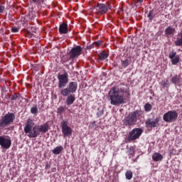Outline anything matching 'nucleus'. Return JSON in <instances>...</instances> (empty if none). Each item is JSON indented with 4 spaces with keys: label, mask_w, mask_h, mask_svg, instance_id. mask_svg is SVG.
<instances>
[{
    "label": "nucleus",
    "mask_w": 182,
    "mask_h": 182,
    "mask_svg": "<svg viewBox=\"0 0 182 182\" xmlns=\"http://www.w3.org/2000/svg\"><path fill=\"white\" fill-rule=\"evenodd\" d=\"M19 29L16 27H13L11 28V32H13V33H16V32H18Z\"/></svg>",
    "instance_id": "nucleus-36"
},
{
    "label": "nucleus",
    "mask_w": 182,
    "mask_h": 182,
    "mask_svg": "<svg viewBox=\"0 0 182 182\" xmlns=\"http://www.w3.org/2000/svg\"><path fill=\"white\" fill-rule=\"evenodd\" d=\"M102 43H103V41H98L94 43L93 45H94L95 46H100V45H102Z\"/></svg>",
    "instance_id": "nucleus-35"
},
{
    "label": "nucleus",
    "mask_w": 182,
    "mask_h": 182,
    "mask_svg": "<svg viewBox=\"0 0 182 182\" xmlns=\"http://www.w3.org/2000/svg\"><path fill=\"white\" fill-rule=\"evenodd\" d=\"M175 31H176V28H173L171 27H168L165 30V33H166V35H173V33H174Z\"/></svg>",
    "instance_id": "nucleus-23"
},
{
    "label": "nucleus",
    "mask_w": 182,
    "mask_h": 182,
    "mask_svg": "<svg viewBox=\"0 0 182 182\" xmlns=\"http://www.w3.org/2000/svg\"><path fill=\"white\" fill-rule=\"evenodd\" d=\"M171 82L176 85V83H180V75H174L171 77Z\"/></svg>",
    "instance_id": "nucleus-22"
},
{
    "label": "nucleus",
    "mask_w": 182,
    "mask_h": 182,
    "mask_svg": "<svg viewBox=\"0 0 182 182\" xmlns=\"http://www.w3.org/2000/svg\"><path fill=\"white\" fill-rule=\"evenodd\" d=\"M36 15L33 8L29 9L28 14L25 16L26 21H35Z\"/></svg>",
    "instance_id": "nucleus-13"
},
{
    "label": "nucleus",
    "mask_w": 182,
    "mask_h": 182,
    "mask_svg": "<svg viewBox=\"0 0 182 182\" xmlns=\"http://www.w3.org/2000/svg\"><path fill=\"white\" fill-rule=\"evenodd\" d=\"M161 85L163 86V87H168V86H170V82L168 80H163Z\"/></svg>",
    "instance_id": "nucleus-26"
},
{
    "label": "nucleus",
    "mask_w": 182,
    "mask_h": 182,
    "mask_svg": "<svg viewBox=\"0 0 182 182\" xmlns=\"http://www.w3.org/2000/svg\"><path fill=\"white\" fill-rule=\"evenodd\" d=\"M144 109L146 112H150V110H151V105L150 104H146Z\"/></svg>",
    "instance_id": "nucleus-32"
},
{
    "label": "nucleus",
    "mask_w": 182,
    "mask_h": 182,
    "mask_svg": "<svg viewBox=\"0 0 182 182\" xmlns=\"http://www.w3.org/2000/svg\"><path fill=\"white\" fill-rule=\"evenodd\" d=\"M60 33L66 34L69 32L68 30V24L63 23L59 27Z\"/></svg>",
    "instance_id": "nucleus-17"
},
{
    "label": "nucleus",
    "mask_w": 182,
    "mask_h": 182,
    "mask_svg": "<svg viewBox=\"0 0 182 182\" xmlns=\"http://www.w3.org/2000/svg\"><path fill=\"white\" fill-rule=\"evenodd\" d=\"M31 113H32V114H38V107L36 105L31 107Z\"/></svg>",
    "instance_id": "nucleus-28"
},
{
    "label": "nucleus",
    "mask_w": 182,
    "mask_h": 182,
    "mask_svg": "<svg viewBox=\"0 0 182 182\" xmlns=\"http://www.w3.org/2000/svg\"><path fill=\"white\" fill-rule=\"evenodd\" d=\"M65 107L61 106L59 107L57 109V113H58V114H61V113H63V112H65Z\"/></svg>",
    "instance_id": "nucleus-30"
},
{
    "label": "nucleus",
    "mask_w": 182,
    "mask_h": 182,
    "mask_svg": "<svg viewBox=\"0 0 182 182\" xmlns=\"http://www.w3.org/2000/svg\"><path fill=\"white\" fill-rule=\"evenodd\" d=\"M139 116H140V112L135 111L132 112L128 115V117L124 118V124H126V126H133V124H136V122H137V117H139Z\"/></svg>",
    "instance_id": "nucleus-3"
},
{
    "label": "nucleus",
    "mask_w": 182,
    "mask_h": 182,
    "mask_svg": "<svg viewBox=\"0 0 182 182\" xmlns=\"http://www.w3.org/2000/svg\"><path fill=\"white\" fill-rule=\"evenodd\" d=\"M177 117H178V113L176 111H168L164 114L163 120L166 123H173L177 120Z\"/></svg>",
    "instance_id": "nucleus-6"
},
{
    "label": "nucleus",
    "mask_w": 182,
    "mask_h": 182,
    "mask_svg": "<svg viewBox=\"0 0 182 182\" xmlns=\"http://www.w3.org/2000/svg\"><path fill=\"white\" fill-rule=\"evenodd\" d=\"M5 12V7L0 4V14H4Z\"/></svg>",
    "instance_id": "nucleus-37"
},
{
    "label": "nucleus",
    "mask_w": 182,
    "mask_h": 182,
    "mask_svg": "<svg viewBox=\"0 0 182 182\" xmlns=\"http://www.w3.org/2000/svg\"><path fill=\"white\" fill-rule=\"evenodd\" d=\"M70 93L72 92L70 91L68 87L66 88L61 90V95H63L64 97L69 96Z\"/></svg>",
    "instance_id": "nucleus-21"
},
{
    "label": "nucleus",
    "mask_w": 182,
    "mask_h": 182,
    "mask_svg": "<svg viewBox=\"0 0 182 182\" xmlns=\"http://www.w3.org/2000/svg\"><path fill=\"white\" fill-rule=\"evenodd\" d=\"M141 133H143V129L141 128H135L129 132L127 139L129 141H133L134 140H137L140 136H141Z\"/></svg>",
    "instance_id": "nucleus-7"
},
{
    "label": "nucleus",
    "mask_w": 182,
    "mask_h": 182,
    "mask_svg": "<svg viewBox=\"0 0 182 182\" xmlns=\"http://www.w3.org/2000/svg\"><path fill=\"white\" fill-rule=\"evenodd\" d=\"M152 160H154V161H161V160H163V155L160 153H154L152 155Z\"/></svg>",
    "instance_id": "nucleus-18"
},
{
    "label": "nucleus",
    "mask_w": 182,
    "mask_h": 182,
    "mask_svg": "<svg viewBox=\"0 0 182 182\" xmlns=\"http://www.w3.org/2000/svg\"><path fill=\"white\" fill-rule=\"evenodd\" d=\"M75 95H69L66 100V103L68 105H73V102H75Z\"/></svg>",
    "instance_id": "nucleus-20"
},
{
    "label": "nucleus",
    "mask_w": 182,
    "mask_h": 182,
    "mask_svg": "<svg viewBox=\"0 0 182 182\" xmlns=\"http://www.w3.org/2000/svg\"><path fill=\"white\" fill-rule=\"evenodd\" d=\"M67 87L70 90L71 93H76V90H77V82H70Z\"/></svg>",
    "instance_id": "nucleus-15"
},
{
    "label": "nucleus",
    "mask_w": 182,
    "mask_h": 182,
    "mask_svg": "<svg viewBox=\"0 0 182 182\" xmlns=\"http://www.w3.org/2000/svg\"><path fill=\"white\" fill-rule=\"evenodd\" d=\"M24 132L26 133V134H28V137L31 138H35L41 134L38 126H35L33 127V121H32V119L27 120L26 127H24Z\"/></svg>",
    "instance_id": "nucleus-2"
},
{
    "label": "nucleus",
    "mask_w": 182,
    "mask_h": 182,
    "mask_svg": "<svg viewBox=\"0 0 182 182\" xmlns=\"http://www.w3.org/2000/svg\"><path fill=\"white\" fill-rule=\"evenodd\" d=\"M108 96L112 106H120L124 103V90L113 87L109 90Z\"/></svg>",
    "instance_id": "nucleus-1"
},
{
    "label": "nucleus",
    "mask_w": 182,
    "mask_h": 182,
    "mask_svg": "<svg viewBox=\"0 0 182 182\" xmlns=\"http://www.w3.org/2000/svg\"><path fill=\"white\" fill-rule=\"evenodd\" d=\"M1 33H4V29L0 30Z\"/></svg>",
    "instance_id": "nucleus-43"
},
{
    "label": "nucleus",
    "mask_w": 182,
    "mask_h": 182,
    "mask_svg": "<svg viewBox=\"0 0 182 182\" xmlns=\"http://www.w3.org/2000/svg\"><path fill=\"white\" fill-rule=\"evenodd\" d=\"M121 64L122 66H124V68H127V66L129 65V60H122Z\"/></svg>",
    "instance_id": "nucleus-31"
},
{
    "label": "nucleus",
    "mask_w": 182,
    "mask_h": 182,
    "mask_svg": "<svg viewBox=\"0 0 182 182\" xmlns=\"http://www.w3.org/2000/svg\"><path fill=\"white\" fill-rule=\"evenodd\" d=\"M169 59H171L172 65H177L180 62V56L174 51L169 53Z\"/></svg>",
    "instance_id": "nucleus-12"
},
{
    "label": "nucleus",
    "mask_w": 182,
    "mask_h": 182,
    "mask_svg": "<svg viewBox=\"0 0 182 182\" xmlns=\"http://www.w3.org/2000/svg\"><path fill=\"white\" fill-rule=\"evenodd\" d=\"M141 2H143V0H137L136 1L137 6H139V4H141Z\"/></svg>",
    "instance_id": "nucleus-40"
},
{
    "label": "nucleus",
    "mask_w": 182,
    "mask_h": 182,
    "mask_svg": "<svg viewBox=\"0 0 182 182\" xmlns=\"http://www.w3.org/2000/svg\"><path fill=\"white\" fill-rule=\"evenodd\" d=\"M127 180H132L133 178V172L132 171H128L125 173Z\"/></svg>",
    "instance_id": "nucleus-27"
},
{
    "label": "nucleus",
    "mask_w": 182,
    "mask_h": 182,
    "mask_svg": "<svg viewBox=\"0 0 182 182\" xmlns=\"http://www.w3.org/2000/svg\"><path fill=\"white\" fill-rule=\"evenodd\" d=\"M159 118L155 119H149L145 123L148 127H157L159 125Z\"/></svg>",
    "instance_id": "nucleus-14"
},
{
    "label": "nucleus",
    "mask_w": 182,
    "mask_h": 182,
    "mask_svg": "<svg viewBox=\"0 0 182 182\" xmlns=\"http://www.w3.org/2000/svg\"><path fill=\"white\" fill-rule=\"evenodd\" d=\"M129 153L131 156H133V154H134V149L130 148Z\"/></svg>",
    "instance_id": "nucleus-38"
},
{
    "label": "nucleus",
    "mask_w": 182,
    "mask_h": 182,
    "mask_svg": "<svg viewBox=\"0 0 182 182\" xmlns=\"http://www.w3.org/2000/svg\"><path fill=\"white\" fill-rule=\"evenodd\" d=\"M82 53V47L76 46L71 49L70 52V59H75V58H77V56H80Z\"/></svg>",
    "instance_id": "nucleus-10"
},
{
    "label": "nucleus",
    "mask_w": 182,
    "mask_h": 182,
    "mask_svg": "<svg viewBox=\"0 0 182 182\" xmlns=\"http://www.w3.org/2000/svg\"><path fill=\"white\" fill-rule=\"evenodd\" d=\"M63 151V146H58L55 147L54 149H53V154H60V153Z\"/></svg>",
    "instance_id": "nucleus-19"
},
{
    "label": "nucleus",
    "mask_w": 182,
    "mask_h": 182,
    "mask_svg": "<svg viewBox=\"0 0 182 182\" xmlns=\"http://www.w3.org/2000/svg\"><path fill=\"white\" fill-rule=\"evenodd\" d=\"M11 144H12L11 139L6 138L5 136H0V146H1V147H4V149H9Z\"/></svg>",
    "instance_id": "nucleus-11"
},
{
    "label": "nucleus",
    "mask_w": 182,
    "mask_h": 182,
    "mask_svg": "<svg viewBox=\"0 0 182 182\" xmlns=\"http://www.w3.org/2000/svg\"><path fill=\"white\" fill-rule=\"evenodd\" d=\"M12 100H16V99H18V95H14L11 97V98Z\"/></svg>",
    "instance_id": "nucleus-39"
},
{
    "label": "nucleus",
    "mask_w": 182,
    "mask_h": 182,
    "mask_svg": "<svg viewBox=\"0 0 182 182\" xmlns=\"http://www.w3.org/2000/svg\"><path fill=\"white\" fill-rule=\"evenodd\" d=\"M69 75L68 73H65L63 75H58V87L62 89V87H65L66 85H68V82H69L68 77Z\"/></svg>",
    "instance_id": "nucleus-8"
},
{
    "label": "nucleus",
    "mask_w": 182,
    "mask_h": 182,
    "mask_svg": "<svg viewBox=\"0 0 182 182\" xmlns=\"http://www.w3.org/2000/svg\"><path fill=\"white\" fill-rule=\"evenodd\" d=\"M148 18H149V19H153L154 18V14H153V11H149Z\"/></svg>",
    "instance_id": "nucleus-33"
},
{
    "label": "nucleus",
    "mask_w": 182,
    "mask_h": 182,
    "mask_svg": "<svg viewBox=\"0 0 182 182\" xmlns=\"http://www.w3.org/2000/svg\"><path fill=\"white\" fill-rule=\"evenodd\" d=\"M178 36H180L181 38H182V31H181L180 33H178Z\"/></svg>",
    "instance_id": "nucleus-42"
},
{
    "label": "nucleus",
    "mask_w": 182,
    "mask_h": 182,
    "mask_svg": "<svg viewBox=\"0 0 182 182\" xmlns=\"http://www.w3.org/2000/svg\"><path fill=\"white\" fill-rule=\"evenodd\" d=\"M97 114H98L99 116H102V114H103V110L100 111V112L97 113Z\"/></svg>",
    "instance_id": "nucleus-41"
},
{
    "label": "nucleus",
    "mask_w": 182,
    "mask_h": 182,
    "mask_svg": "<svg viewBox=\"0 0 182 182\" xmlns=\"http://www.w3.org/2000/svg\"><path fill=\"white\" fill-rule=\"evenodd\" d=\"M28 35L32 36V35H34L33 33H36L38 32V28L36 27H31V28L28 29Z\"/></svg>",
    "instance_id": "nucleus-25"
},
{
    "label": "nucleus",
    "mask_w": 182,
    "mask_h": 182,
    "mask_svg": "<svg viewBox=\"0 0 182 182\" xmlns=\"http://www.w3.org/2000/svg\"><path fill=\"white\" fill-rule=\"evenodd\" d=\"M32 2H34V4H37L38 5H41L42 2H43V0H31Z\"/></svg>",
    "instance_id": "nucleus-34"
},
{
    "label": "nucleus",
    "mask_w": 182,
    "mask_h": 182,
    "mask_svg": "<svg viewBox=\"0 0 182 182\" xmlns=\"http://www.w3.org/2000/svg\"><path fill=\"white\" fill-rule=\"evenodd\" d=\"M62 133L65 137L72 136V128L68 126V122L63 121L61 124Z\"/></svg>",
    "instance_id": "nucleus-9"
},
{
    "label": "nucleus",
    "mask_w": 182,
    "mask_h": 182,
    "mask_svg": "<svg viewBox=\"0 0 182 182\" xmlns=\"http://www.w3.org/2000/svg\"><path fill=\"white\" fill-rule=\"evenodd\" d=\"M109 58V53L106 52H102L100 53V60H105V59H107Z\"/></svg>",
    "instance_id": "nucleus-24"
},
{
    "label": "nucleus",
    "mask_w": 182,
    "mask_h": 182,
    "mask_svg": "<svg viewBox=\"0 0 182 182\" xmlns=\"http://www.w3.org/2000/svg\"><path fill=\"white\" fill-rule=\"evenodd\" d=\"M175 45L176 46H182V38H178Z\"/></svg>",
    "instance_id": "nucleus-29"
},
{
    "label": "nucleus",
    "mask_w": 182,
    "mask_h": 182,
    "mask_svg": "<svg viewBox=\"0 0 182 182\" xmlns=\"http://www.w3.org/2000/svg\"><path fill=\"white\" fill-rule=\"evenodd\" d=\"M110 4L107 6L104 4H97L95 6L92 7V12L97 14V15H104L109 9H111Z\"/></svg>",
    "instance_id": "nucleus-4"
},
{
    "label": "nucleus",
    "mask_w": 182,
    "mask_h": 182,
    "mask_svg": "<svg viewBox=\"0 0 182 182\" xmlns=\"http://www.w3.org/2000/svg\"><path fill=\"white\" fill-rule=\"evenodd\" d=\"M15 120V114L14 113H8L0 119V127H6L8 124H11Z\"/></svg>",
    "instance_id": "nucleus-5"
},
{
    "label": "nucleus",
    "mask_w": 182,
    "mask_h": 182,
    "mask_svg": "<svg viewBox=\"0 0 182 182\" xmlns=\"http://www.w3.org/2000/svg\"><path fill=\"white\" fill-rule=\"evenodd\" d=\"M37 127L40 133H46L49 130V125L48 124L37 125Z\"/></svg>",
    "instance_id": "nucleus-16"
}]
</instances>
